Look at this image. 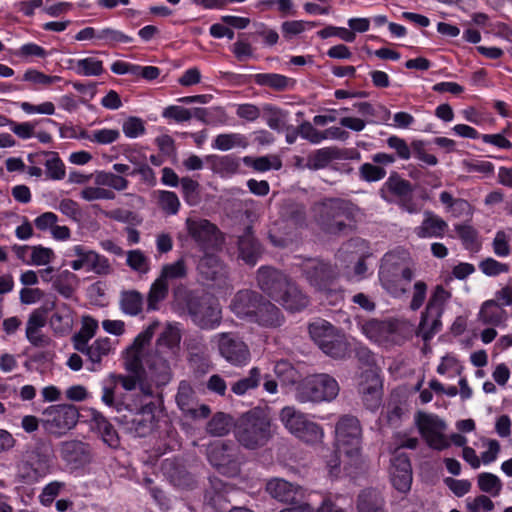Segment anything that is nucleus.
I'll use <instances>...</instances> for the list:
<instances>
[{
	"mask_svg": "<svg viewBox=\"0 0 512 512\" xmlns=\"http://www.w3.org/2000/svg\"><path fill=\"white\" fill-rule=\"evenodd\" d=\"M237 78L243 84L254 82L258 86L268 87L276 92L293 90L297 83L296 79L278 73L238 74Z\"/></svg>",
	"mask_w": 512,
	"mask_h": 512,
	"instance_id": "obj_18",
	"label": "nucleus"
},
{
	"mask_svg": "<svg viewBox=\"0 0 512 512\" xmlns=\"http://www.w3.org/2000/svg\"><path fill=\"white\" fill-rule=\"evenodd\" d=\"M157 406L153 401L138 404H128L129 414H124L123 418L126 424H130L131 430L140 436H146L153 428L155 422V412Z\"/></svg>",
	"mask_w": 512,
	"mask_h": 512,
	"instance_id": "obj_14",
	"label": "nucleus"
},
{
	"mask_svg": "<svg viewBox=\"0 0 512 512\" xmlns=\"http://www.w3.org/2000/svg\"><path fill=\"white\" fill-rule=\"evenodd\" d=\"M186 310L191 321L200 329L214 330L222 321L218 300L203 291H192L186 298Z\"/></svg>",
	"mask_w": 512,
	"mask_h": 512,
	"instance_id": "obj_4",
	"label": "nucleus"
},
{
	"mask_svg": "<svg viewBox=\"0 0 512 512\" xmlns=\"http://www.w3.org/2000/svg\"><path fill=\"white\" fill-rule=\"evenodd\" d=\"M77 281V275L69 270L59 272L53 280V288L63 297L70 298L74 293V284Z\"/></svg>",
	"mask_w": 512,
	"mask_h": 512,
	"instance_id": "obj_50",
	"label": "nucleus"
},
{
	"mask_svg": "<svg viewBox=\"0 0 512 512\" xmlns=\"http://www.w3.org/2000/svg\"><path fill=\"white\" fill-rule=\"evenodd\" d=\"M234 490V486L223 481L217 476L209 477V487L205 492V499L212 505H220L222 501L228 502V494Z\"/></svg>",
	"mask_w": 512,
	"mask_h": 512,
	"instance_id": "obj_37",
	"label": "nucleus"
},
{
	"mask_svg": "<svg viewBox=\"0 0 512 512\" xmlns=\"http://www.w3.org/2000/svg\"><path fill=\"white\" fill-rule=\"evenodd\" d=\"M115 381L121 384L126 391H132L139 386L145 395L151 396L153 394L152 387L145 382L144 376L131 373L129 375L118 374L115 375Z\"/></svg>",
	"mask_w": 512,
	"mask_h": 512,
	"instance_id": "obj_53",
	"label": "nucleus"
},
{
	"mask_svg": "<svg viewBox=\"0 0 512 512\" xmlns=\"http://www.w3.org/2000/svg\"><path fill=\"white\" fill-rule=\"evenodd\" d=\"M413 184L402 178L398 172H391L387 180L379 189L380 197L386 202H391L390 195L398 199L397 204L409 214H416L420 211L418 203L415 201Z\"/></svg>",
	"mask_w": 512,
	"mask_h": 512,
	"instance_id": "obj_10",
	"label": "nucleus"
},
{
	"mask_svg": "<svg viewBox=\"0 0 512 512\" xmlns=\"http://www.w3.org/2000/svg\"><path fill=\"white\" fill-rule=\"evenodd\" d=\"M396 324L390 320L370 319L362 325V332L371 340L381 341L396 332Z\"/></svg>",
	"mask_w": 512,
	"mask_h": 512,
	"instance_id": "obj_35",
	"label": "nucleus"
},
{
	"mask_svg": "<svg viewBox=\"0 0 512 512\" xmlns=\"http://www.w3.org/2000/svg\"><path fill=\"white\" fill-rule=\"evenodd\" d=\"M440 202L446 206L448 212L453 216L460 217L467 214L470 210V203L462 198H453L448 191H442L439 195Z\"/></svg>",
	"mask_w": 512,
	"mask_h": 512,
	"instance_id": "obj_52",
	"label": "nucleus"
},
{
	"mask_svg": "<svg viewBox=\"0 0 512 512\" xmlns=\"http://www.w3.org/2000/svg\"><path fill=\"white\" fill-rule=\"evenodd\" d=\"M275 301L290 312H299L308 306L309 297L295 281L290 279L287 287L282 290V295Z\"/></svg>",
	"mask_w": 512,
	"mask_h": 512,
	"instance_id": "obj_25",
	"label": "nucleus"
},
{
	"mask_svg": "<svg viewBox=\"0 0 512 512\" xmlns=\"http://www.w3.org/2000/svg\"><path fill=\"white\" fill-rule=\"evenodd\" d=\"M181 335L178 328L168 324L167 327L160 333L157 339L158 347H165L168 349H173L177 347L180 343Z\"/></svg>",
	"mask_w": 512,
	"mask_h": 512,
	"instance_id": "obj_64",
	"label": "nucleus"
},
{
	"mask_svg": "<svg viewBox=\"0 0 512 512\" xmlns=\"http://www.w3.org/2000/svg\"><path fill=\"white\" fill-rule=\"evenodd\" d=\"M335 446L347 457H358L362 447V427L357 417L342 415L335 425Z\"/></svg>",
	"mask_w": 512,
	"mask_h": 512,
	"instance_id": "obj_8",
	"label": "nucleus"
},
{
	"mask_svg": "<svg viewBox=\"0 0 512 512\" xmlns=\"http://www.w3.org/2000/svg\"><path fill=\"white\" fill-rule=\"evenodd\" d=\"M264 296L253 290L238 291L230 304L231 311L240 319L249 322Z\"/></svg>",
	"mask_w": 512,
	"mask_h": 512,
	"instance_id": "obj_20",
	"label": "nucleus"
},
{
	"mask_svg": "<svg viewBox=\"0 0 512 512\" xmlns=\"http://www.w3.org/2000/svg\"><path fill=\"white\" fill-rule=\"evenodd\" d=\"M262 380L261 371L257 367H253L248 376L237 380L231 387V390L237 395H244L249 390L255 389L259 386Z\"/></svg>",
	"mask_w": 512,
	"mask_h": 512,
	"instance_id": "obj_54",
	"label": "nucleus"
},
{
	"mask_svg": "<svg viewBox=\"0 0 512 512\" xmlns=\"http://www.w3.org/2000/svg\"><path fill=\"white\" fill-rule=\"evenodd\" d=\"M147 367L144 374L145 382L155 385L157 388L166 386L171 378L172 371L169 362L161 356H152L146 361Z\"/></svg>",
	"mask_w": 512,
	"mask_h": 512,
	"instance_id": "obj_23",
	"label": "nucleus"
},
{
	"mask_svg": "<svg viewBox=\"0 0 512 512\" xmlns=\"http://www.w3.org/2000/svg\"><path fill=\"white\" fill-rule=\"evenodd\" d=\"M451 297L442 285H437L432 292L425 310L421 313L417 335L425 342L430 341L441 330V316L444 305Z\"/></svg>",
	"mask_w": 512,
	"mask_h": 512,
	"instance_id": "obj_6",
	"label": "nucleus"
},
{
	"mask_svg": "<svg viewBox=\"0 0 512 512\" xmlns=\"http://www.w3.org/2000/svg\"><path fill=\"white\" fill-rule=\"evenodd\" d=\"M308 331L313 341L322 347L338 330L328 321L318 319L308 326Z\"/></svg>",
	"mask_w": 512,
	"mask_h": 512,
	"instance_id": "obj_45",
	"label": "nucleus"
},
{
	"mask_svg": "<svg viewBox=\"0 0 512 512\" xmlns=\"http://www.w3.org/2000/svg\"><path fill=\"white\" fill-rule=\"evenodd\" d=\"M234 434L243 447L257 449L264 446L271 437L270 420L260 410L248 411L238 419Z\"/></svg>",
	"mask_w": 512,
	"mask_h": 512,
	"instance_id": "obj_2",
	"label": "nucleus"
},
{
	"mask_svg": "<svg viewBox=\"0 0 512 512\" xmlns=\"http://www.w3.org/2000/svg\"><path fill=\"white\" fill-rule=\"evenodd\" d=\"M238 259L249 266H255L259 261L263 246L255 236L252 226H247L237 240Z\"/></svg>",
	"mask_w": 512,
	"mask_h": 512,
	"instance_id": "obj_19",
	"label": "nucleus"
},
{
	"mask_svg": "<svg viewBox=\"0 0 512 512\" xmlns=\"http://www.w3.org/2000/svg\"><path fill=\"white\" fill-rule=\"evenodd\" d=\"M68 69L76 75L84 77L100 76L104 72L103 61L95 57L68 59Z\"/></svg>",
	"mask_w": 512,
	"mask_h": 512,
	"instance_id": "obj_33",
	"label": "nucleus"
},
{
	"mask_svg": "<svg viewBox=\"0 0 512 512\" xmlns=\"http://www.w3.org/2000/svg\"><path fill=\"white\" fill-rule=\"evenodd\" d=\"M24 465L32 471L33 478L38 480L50 473L52 460L46 451L35 448L27 452Z\"/></svg>",
	"mask_w": 512,
	"mask_h": 512,
	"instance_id": "obj_29",
	"label": "nucleus"
},
{
	"mask_svg": "<svg viewBox=\"0 0 512 512\" xmlns=\"http://www.w3.org/2000/svg\"><path fill=\"white\" fill-rule=\"evenodd\" d=\"M42 426L45 431L61 436L71 430L78 422L79 411L72 404H58L47 407L43 412Z\"/></svg>",
	"mask_w": 512,
	"mask_h": 512,
	"instance_id": "obj_11",
	"label": "nucleus"
},
{
	"mask_svg": "<svg viewBox=\"0 0 512 512\" xmlns=\"http://www.w3.org/2000/svg\"><path fill=\"white\" fill-rule=\"evenodd\" d=\"M211 146L213 149L228 151L234 147L246 148L248 141L246 137L240 133H221L214 138Z\"/></svg>",
	"mask_w": 512,
	"mask_h": 512,
	"instance_id": "obj_48",
	"label": "nucleus"
},
{
	"mask_svg": "<svg viewBox=\"0 0 512 512\" xmlns=\"http://www.w3.org/2000/svg\"><path fill=\"white\" fill-rule=\"evenodd\" d=\"M338 382L328 374L308 376L296 385L295 399L299 403L331 402L339 393Z\"/></svg>",
	"mask_w": 512,
	"mask_h": 512,
	"instance_id": "obj_5",
	"label": "nucleus"
},
{
	"mask_svg": "<svg viewBox=\"0 0 512 512\" xmlns=\"http://www.w3.org/2000/svg\"><path fill=\"white\" fill-rule=\"evenodd\" d=\"M95 182L97 185L107 186L117 191L126 190L129 185V181L123 176L105 171L97 173Z\"/></svg>",
	"mask_w": 512,
	"mask_h": 512,
	"instance_id": "obj_58",
	"label": "nucleus"
},
{
	"mask_svg": "<svg viewBox=\"0 0 512 512\" xmlns=\"http://www.w3.org/2000/svg\"><path fill=\"white\" fill-rule=\"evenodd\" d=\"M295 266L299 268L307 282L318 291L332 285L336 276L330 263L317 258L304 259Z\"/></svg>",
	"mask_w": 512,
	"mask_h": 512,
	"instance_id": "obj_13",
	"label": "nucleus"
},
{
	"mask_svg": "<svg viewBox=\"0 0 512 512\" xmlns=\"http://www.w3.org/2000/svg\"><path fill=\"white\" fill-rule=\"evenodd\" d=\"M341 157V151L336 147L320 148L307 157L306 167L310 170L324 169L332 160L339 159Z\"/></svg>",
	"mask_w": 512,
	"mask_h": 512,
	"instance_id": "obj_38",
	"label": "nucleus"
},
{
	"mask_svg": "<svg viewBox=\"0 0 512 512\" xmlns=\"http://www.w3.org/2000/svg\"><path fill=\"white\" fill-rule=\"evenodd\" d=\"M186 234H179L178 239L182 246L190 242L200 252L218 251L223 243V235L218 226L210 220L191 216L185 221Z\"/></svg>",
	"mask_w": 512,
	"mask_h": 512,
	"instance_id": "obj_3",
	"label": "nucleus"
},
{
	"mask_svg": "<svg viewBox=\"0 0 512 512\" xmlns=\"http://www.w3.org/2000/svg\"><path fill=\"white\" fill-rule=\"evenodd\" d=\"M209 463L216 470L228 477L240 473L241 459L239 446L233 441H215L207 448Z\"/></svg>",
	"mask_w": 512,
	"mask_h": 512,
	"instance_id": "obj_9",
	"label": "nucleus"
},
{
	"mask_svg": "<svg viewBox=\"0 0 512 512\" xmlns=\"http://www.w3.org/2000/svg\"><path fill=\"white\" fill-rule=\"evenodd\" d=\"M282 216L286 221L295 226H303L306 222L305 206L298 203H290L283 207Z\"/></svg>",
	"mask_w": 512,
	"mask_h": 512,
	"instance_id": "obj_59",
	"label": "nucleus"
},
{
	"mask_svg": "<svg viewBox=\"0 0 512 512\" xmlns=\"http://www.w3.org/2000/svg\"><path fill=\"white\" fill-rule=\"evenodd\" d=\"M232 418L223 413L218 412L207 423V431L213 436H224L230 432Z\"/></svg>",
	"mask_w": 512,
	"mask_h": 512,
	"instance_id": "obj_56",
	"label": "nucleus"
},
{
	"mask_svg": "<svg viewBox=\"0 0 512 512\" xmlns=\"http://www.w3.org/2000/svg\"><path fill=\"white\" fill-rule=\"evenodd\" d=\"M318 25H319V23L314 22V21L292 20V21L283 22L281 25V30H282L283 36L285 38L289 39L292 36L301 34L305 30L311 29Z\"/></svg>",
	"mask_w": 512,
	"mask_h": 512,
	"instance_id": "obj_62",
	"label": "nucleus"
},
{
	"mask_svg": "<svg viewBox=\"0 0 512 512\" xmlns=\"http://www.w3.org/2000/svg\"><path fill=\"white\" fill-rule=\"evenodd\" d=\"M74 310L67 303H59L49 319V325L57 337L67 336L73 328Z\"/></svg>",
	"mask_w": 512,
	"mask_h": 512,
	"instance_id": "obj_26",
	"label": "nucleus"
},
{
	"mask_svg": "<svg viewBox=\"0 0 512 512\" xmlns=\"http://www.w3.org/2000/svg\"><path fill=\"white\" fill-rule=\"evenodd\" d=\"M262 112L263 118L269 128L277 132H281L285 129L289 118V111L274 104L265 103L262 106Z\"/></svg>",
	"mask_w": 512,
	"mask_h": 512,
	"instance_id": "obj_39",
	"label": "nucleus"
},
{
	"mask_svg": "<svg viewBox=\"0 0 512 512\" xmlns=\"http://www.w3.org/2000/svg\"><path fill=\"white\" fill-rule=\"evenodd\" d=\"M181 192L184 200L187 204L193 206L198 204L200 200L199 196V183L196 180H193L190 177H182L181 178Z\"/></svg>",
	"mask_w": 512,
	"mask_h": 512,
	"instance_id": "obj_61",
	"label": "nucleus"
},
{
	"mask_svg": "<svg viewBox=\"0 0 512 512\" xmlns=\"http://www.w3.org/2000/svg\"><path fill=\"white\" fill-rule=\"evenodd\" d=\"M401 265L392 262L391 255L385 254L378 272L379 280L384 289L389 292H396L400 289Z\"/></svg>",
	"mask_w": 512,
	"mask_h": 512,
	"instance_id": "obj_28",
	"label": "nucleus"
},
{
	"mask_svg": "<svg viewBox=\"0 0 512 512\" xmlns=\"http://www.w3.org/2000/svg\"><path fill=\"white\" fill-rule=\"evenodd\" d=\"M88 417L91 429L96 431L101 437L102 441L110 448H117L120 445V438L115 427L103 415L102 412L90 408L88 410Z\"/></svg>",
	"mask_w": 512,
	"mask_h": 512,
	"instance_id": "obj_22",
	"label": "nucleus"
},
{
	"mask_svg": "<svg viewBox=\"0 0 512 512\" xmlns=\"http://www.w3.org/2000/svg\"><path fill=\"white\" fill-rule=\"evenodd\" d=\"M44 155H51L52 158L45 162L46 173L50 179L62 180L65 177V165L57 152H43Z\"/></svg>",
	"mask_w": 512,
	"mask_h": 512,
	"instance_id": "obj_60",
	"label": "nucleus"
},
{
	"mask_svg": "<svg viewBox=\"0 0 512 512\" xmlns=\"http://www.w3.org/2000/svg\"><path fill=\"white\" fill-rule=\"evenodd\" d=\"M220 355L234 366L246 365L250 360L248 345L233 332L218 333L213 337Z\"/></svg>",
	"mask_w": 512,
	"mask_h": 512,
	"instance_id": "obj_12",
	"label": "nucleus"
},
{
	"mask_svg": "<svg viewBox=\"0 0 512 512\" xmlns=\"http://www.w3.org/2000/svg\"><path fill=\"white\" fill-rule=\"evenodd\" d=\"M99 41H103V44L109 47H115L119 44L132 43L134 38L121 30L105 27L99 30Z\"/></svg>",
	"mask_w": 512,
	"mask_h": 512,
	"instance_id": "obj_55",
	"label": "nucleus"
},
{
	"mask_svg": "<svg viewBox=\"0 0 512 512\" xmlns=\"http://www.w3.org/2000/svg\"><path fill=\"white\" fill-rule=\"evenodd\" d=\"M144 298L137 290H124L120 295V308L123 313L137 316L143 310Z\"/></svg>",
	"mask_w": 512,
	"mask_h": 512,
	"instance_id": "obj_43",
	"label": "nucleus"
},
{
	"mask_svg": "<svg viewBox=\"0 0 512 512\" xmlns=\"http://www.w3.org/2000/svg\"><path fill=\"white\" fill-rule=\"evenodd\" d=\"M242 162L245 166L252 168L257 172H267L270 170H280L282 161L277 155H265L259 157L244 156Z\"/></svg>",
	"mask_w": 512,
	"mask_h": 512,
	"instance_id": "obj_44",
	"label": "nucleus"
},
{
	"mask_svg": "<svg viewBox=\"0 0 512 512\" xmlns=\"http://www.w3.org/2000/svg\"><path fill=\"white\" fill-rule=\"evenodd\" d=\"M111 351V341L109 338H99L95 340L86 354L91 366L87 367L89 371H98L101 369V362L104 356H107Z\"/></svg>",
	"mask_w": 512,
	"mask_h": 512,
	"instance_id": "obj_41",
	"label": "nucleus"
},
{
	"mask_svg": "<svg viewBox=\"0 0 512 512\" xmlns=\"http://www.w3.org/2000/svg\"><path fill=\"white\" fill-rule=\"evenodd\" d=\"M214 252H202L197 264V271L205 280H215L222 269V262Z\"/></svg>",
	"mask_w": 512,
	"mask_h": 512,
	"instance_id": "obj_40",
	"label": "nucleus"
},
{
	"mask_svg": "<svg viewBox=\"0 0 512 512\" xmlns=\"http://www.w3.org/2000/svg\"><path fill=\"white\" fill-rule=\"evenodd\" d=\"M59 457L70 471H75L88 465L93 454L88 443L80 440H68L60 443Z\"/></svg>",
	"mask_w": 512,
	"mask_h": 512,
	"instance_id": "obj_15",
	"label": "nucleus"
},
{
	"mask_svg": "<svg viewBox=\"0 0 512 512\" xmlns=\"http://www.w3.org/2000/svg\"><path fill=\"white\" fill-rule=\"evenodd\" d=\"M164 474L175 485L188 488L193 484V476L175 459H165L162 463Z\"/></svg>",
	"mask_w": 512,
	"mask_h": 512,
	"instance_id": "obj_31",
	"label": "nucleus"
},
{
	"mask_svg": "<svg viewBox=\"0 0 512 512\" xmlns=\"http://www.w3.org/2000/svg\"><path fill=\"white\" fill-rule=\"evenodd\" d=\"M477 482L482 492L490 493L492 496H497L502 488L499 477L489 472L481 473Z\"/></svg>",
	"mask_w": 512,
	"mask_h": 512,
	"instance_id": "obj_63",
	"label": "nucleus"
},
{
	"mask_svg": "<svg viewBox=\"0 0 512 512\" xmlns=\"http://www.w3.org/2000/svg\"><path fill=\"white\" fill-rule=\"evenodd\" d=\"M425 217L420 226L415 228L419 238H442L448 228V224L441 217L431 211L425 212Z\"/></svg>",
	"mask_w": 512,
	"mask_h": 512,
	"instance_id": "obj_30",
	"label": "nucleus"
},
{
	"mask_svg": "<svg viewBox=\"0 0 512 512\" xmlns=\"http://www.w3.org/2000/svg\"><path fill=\"white\" fill-rule=\"evenodd\" d=\"M176 403L179 409L192 418H197V409L195 408V393L191 386L185 381L179 384L176 394Z\"/></svg>",
	"mask_w": 512,
	"mask_h": 512,
	"instance_id": "obj_42",
	"label": "nucleus"
},
{
	"mask_svg": "<svg viewBox=\"0 0 512 512\" xmlns=\"http://www.w3.org/2000/svg\"><path fill=\"white\" fill-rule=\"evenodd\" d=\"M290 279L284 272L272 266H261L256 273L259 289L274 301L282 295V290L287 287Z\"/></svg>",
	"mask_w": 512,
	"mask_h": 512,
	"instance_id": "obj_17",
	"label": "nucleus"
},
{
	"mask_svg": "<svg viewBox=\"0 0 512 512\" xmlns=\"http://www.w3.org/2000/svg\"><path fill=\"white\" fill-rule=\"evenodd\" d=\"M205 161L210 165L214 173L221 175L235 174L240 167V160L232 154L216 155L211 154L205 157Z\"/></svg>",
	"mask_w": 512,
	"mask_h": 512,
	"instance_id": "obj_36",
	"label": "nucleus"
},
{
	"mask_svg": "<svg viewBox=\"0 0 512 512\" xmlns=\"http://www.w3.org/2000/svg\"><path fill=\"white\" fill-rule=\"evenodd\" d=\"M507 311L499 305L497 300H486L482 303L478 319L485 325L500 326L507 320Z\"/></svg>",
	"mask_w": 512,
	"mask_h": 512,
	"instance_id": "obj_32",
	"label": "nucleus"
},
{
	"mask_svg": "<svg viewBox=\"0 0 512 512\" xmlns=\"http://www.w3.org/2000/svg\"><path fill=\"white\" fill-rule=\"evenodd\" d=\"M320 349L332 358L343 359L350 353L351 344L337 332Z\"/></svg>",
	"mask_w": 512,
	"mask_h": 512,
	"instance_id": "obj_46",
	"label": "nucleus"
},
{
	"mask_svg": "<svg viewBox=\"0 0 512 512\" xmlns=\"http://www.w3.org/2000/svg\"><path fill=\"white\" fill-rule=\"evenodd\" d=\"M169 293V285L167 281H163L159 277L151 284L147 295V312L159 310V304L166 299Z\"/></svg>",
	"mask_w": 512,
	"mask_h": 512,
	"instance_id": "obj_47",
	"label": "nucleus"
},
{
	"mask_svg": "<svg viewBox=\"0 0 512 512\" xmlns=\"http://www.w3.org/2000/svg\"><path fill=\"white\" fill-rule=\"evenodd\" d=\"M47 321L36 313H30L26 323V338L34 347H45L49 344V338L41 331Z\"/></svg>",
	"mask_w": 512,
	"mask_h": 512,
	"instance_id": "obj_34",
	"label": "nucleus"
},
{
	"mask_svg": "<svg viewBox=\"0 0 512 512\" xmlns=\"http://www.w3.org/2000/svg\"><path fill=\"white\" fill-rule=\"evenodd\" d=\"M266 491L272 498L280 502L290 504L292 506L302 504L299 499L302 496L300 487L286 481L285 479L274 478L269 480L266 484Z\"/></svg>",
	"mask_w": 512,
	"mask_h": 512,
	"instance_id": "obj_21",
	"label": "nucleus"
},
{
	"mask_svg": "<svg viewBox=\"0 0 512 512\" xmlns=\"http://www.w3.org/2000/svg\"><path fill=\"white\" fill-rule=\"evenodd\" d=\"M356 205L344 198L326 197L315 206V219L319 227L327 234H346L355 218Z\"/></svg>",
	"mask_w": 512,
	"mask_h": 512,
	"instance_id": "obj_1",
	"label": "nucleus"
},
{
	"mask_svg": "<svg viewBox=\"0 0 512 512\" xmlns=\"http://www.w3.org/2000/svg\"><path fill=\"white\" fill-rule=\"evenodd\" d=\"M273 371L277 378L285 385L297 383L300 377L298 370L287 360L277 361Z\"/></svg>",
	"mask_w": 512,
	"mask_h": 512,
	"instance_id": "obj_57",
	"label": "nucleus"
},
{
	"mask_svg": "<svg viewBox=\"0 0 512 512\" xmlns=\"http://www.w3.org/2000/svg\"><path fill=\"white\" fill-rule=\"evenodd\" d=\"M384 500L377 493L364 490L358 495V512H385Z\"/></svg>",
	"mask_w": 512,
	"mask_h": 512,
	"instance_id": "obj_49",
	"label": "nucleus"
},
{
	"mask_svg": "<svg viewBox=\"0 0 512 512\" xmlns=\"http://www.w3.org/2000/svg\"><path fill=\"white\" fill-rule=\"evenodd\" d=\"M280 420L285 428L301 441L308 444L321 442L324 437L323 428L308 419L307 415L292 406H285L280 411Z\"/></svg>",
	"mask_w": 512,
	"mask_h": 512,
	"instance_id": "obj_7",
	"label": "nucleus"
},
{
	"mask_svg": "<svg viewBox=\"0 0 512 512\" xmlns=\"http://www.w3.org/2000/svg\"><path fill=\"white\" fill-rule=\"evenodd\" d=\"M354 107L362 116L372 118L368 120V123H376V119L384 122L390 119V110L384 105H378L376 108L369 102H357L354 104Z\"/></svg>",
	"mask_w": 512,
	"mask_h": 512,
	"instance_id": "obj_51",
	"label": "nucleus"
},
{
	"mask_svg": "<svg viewBox=\"0 0 512 512\" xmlns=\"http://www.w3.org/2000/svg\"><path fill=\"white\" fill-rule=\"evenodd\" d=\"M284 317L281 310L272 302L263 298L249 322L265 328H276L282 325Z\"/></svg>",
	"mask_w": 512,
	"mask_h": 512,
	"instance_id": "obj_24",
	"label": "nucleus"
},
{
	"mask_svg": "<svg viewBox=\"0 0 512 512\" xmlns=\"http://www.w3.org/2000/svg\"><path fill=\"white\" fill-rule=\"evenodd\" d=\"M362 381L359 384V392L362 396H372V403H369V409L375 410L379 407L382 394V380L380 375L373 369H366L362 373Z\"/></svg>",
	"mask_w": 512,
	"mask_h": 512,
	"instance_id": "obj_27",
	"label": "nucleus"
},
{
	"mask_svg": "<svg viewBox=\"0 0 512 512\" xmlns=\"http://www.w3.org/2000/svg\"><path fill=\"white\" fill-rule=\"evenodd\" d=\"M417 427L420 435L430 448L443 451L450 447V441L440 432V429L444 427V423L437 417L419 413Z\"/></svg>",
	"mask_w": 512,
	"mask_h": 512,
	"instance_id": "obj_16",
	"label": "nucleus"
}]
</instances>
